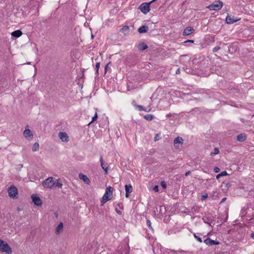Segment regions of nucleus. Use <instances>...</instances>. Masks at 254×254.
I'll return each instance as SVG.
<instances>
[{"label": "nucleus", "instance_id": "obj_45", "mask_svg": "<svg viewBox=\"0 0 254 254\" xmlns=\"http://www.w3.org/2000/svg\"><path fill=\"white\" fill-rule=\"evenodd\" d=\"M180 73V68H178L177 69V70L176 71V74H179Z\"/></svg>", "mask_w": 254, "mask_h": 254}, {"label": "nucleus", "instance_id": "obj_23", "mask_svg": "<svg viewBox=\"0 0 254 254\" xmlns=\"http://www.w3.org/2000/svg\"><path fill=\"white\" fill-rule=\"evenodd\" d=\"M121 31L125 34H127L129 32V27L127 26H124L121 29Z\"/></svg>", "mask_w": 254, "mask_h": 254}, {"label": "nucleus", "instance_id": "obj_19", "mask_svg": "<svg viewBox=\"0 0 254 254\" xmlns=\"http://www.w3.org/2000/svg\"><path fill=\"white\" fill-rule=\"evenodd\" d=\"M22 34V32L20 30H15L11 33V35L15 38L20 37Z\"/></svg>", "mask_w": 254, "mask_h": 254}, {"label": "nucleus", "instance_id": "obj_7", "mask_svg": "<svg viewBox=\"0 0 254 254\" xmlns=\"http://www.w3.org/2000/svg\"><path fill=\"white\" fill-rule=\"evenodd\" d=\"M23 135L25 138L28 140H31L33 137L32 131L29 129V127L27 125L25 127V130L23 132Z\"/></svg>", "mask_w": 254, "mask_h": 254}, {"label": "nucleus", "instance_id": "obj_38", "mask_svg": "<svg viewBox=\"0 0 254 254\" xmlns=\"http://www.w3.org/2000/svg\"><path fill=\"white\" fill-rule=\"evenodd\" d=\"M214 171L215 173H218L220 171V169L218 167H216L214 168Z\"/></svg>", "mask_w": 254, "mask_h": 254}, {"label": "nucleus", "instance_id": "obj_42", "mask_svg": "<svg viewBox=\"0 0 254 254\" xmlns=\"http://www.w3.org/2000/svg\"><path fill=\"white\" fill-rule=\"evenodd\" d=\"M118 205L120 209H123L124 206H123V204L122 203H119Z\"/></svg>", "mask_w": 254, "mask_h": 254}, {"label": "nucleus", "instance_id": "obj_30", "mask_svg": "<svg viewBox=\"0 0 254 254\" xmlns=\"http://www.w3.org/2000/svg\"><path fill=\"white\" fill-rule=\"evenodd\" d=\"M146 225H147V226L149 227V228L151 230H152V231H153V228H152V226H151V221H150L149 220H148V219H147V221H146Z\"/></svg>", "mask_w": 254, "mask_h": 254}, {"label": "nucleus", "instance_id": "obj_36", "mask_svg": "<svg viewBox=\"0 0 254 254\" xmlns=\"http://www.w3.org/2000/svg\"><path fill=\"white\" fill-rule=\"evenodd\" d=\"M220 49V47L219 46H216L212 49V52L213 53H215V52H217L218 50H219Z\"/></svg>", "mask_w": 254, "mask_h": 254}, {"label": "nucleus", "instance_id": "obj_49", "mask_svg": "<svg viewBox=\"0 0 254 254\" xmlns=\"http://www.w3.org/2000/svg\"><path fill=\"white\" fill-rule=\"evenodd\" d=\"M171 115H172L171 113H169V114H167L166 116L169 117H171Z\"/></svg>", "mask_w": 254, "mask_h": 254}, {"label": "nucleus", "instance_id": "obj_43", "mask_svg": "<svg viewBox=\"0 0 254 254\" xmlns=\"http://www.w3.org/2000/svg\"><path fill=\"white\" fill-rule=\"evenodd\" d=\"M231 186V184L229 183H226V187L227 189L230 188Z\"/></svg>", "mask_w": 254, "mask_h": 254}, {"label": "nucleus", "instance_id": "obj_44", "mask_svg": "<svg viewBox=\"0 0 254 254\" xmlns=\"http://www.w3.org/2000/svg\"><path fill=\"white\" fill-rule=\"evenodd\" d=\"M193 43L194 42V41L193 40H186L185 43Z\"/></svg>", "mask_w": 254, "mask_h": 254}, {"label": "nucleus", "instance_id": "obj_22", "mask_svg": "<svg viewBox=\"0 0 254 254\" xmlns=\"http://www.w3.org/2000/svg\"><path fill=\"white\" fill-rule=\"evenodd\" d=\"M135 107L138 109L139 111H144L145 112H148L150 111V110H146L144 107H143L141 105H135Z\"/></svg>", "mask_w": 254, "mask_h": 254}, {"label": "nucleus", "instance_id": "obj_5", "mask_svg": "<svg viewBox=\"0 0 254 254\" xmlns=\"http://www.w3.org/2000/svg\"><path fill=\"white\" fill-rule=\"evenodd\" d=\"M156 0H153L148 3H142L139 6V9L143 14H147L150 10V4Z\"/></svg>", "mask_w": 254, "mask_h": 254}, {"label": "nucleus", "instance_id": "obj_51", "mask_svg": "<svg viewBox=\"0 0 254 254\" xmlns=\"http://www.w3.org/2000/svg\"><path fill=\"white\" fill-rule=\"evenodd\" d=\"M162 207L163 206H161V209H162ZM160 210H162V209H161Z\"/></svg>", "mask_w": 254, "mask_h": 254}, {"label": "nucleus", "instance_id": "obj_29", "mask_svg": "<svg viewBox=\"0 0 254 254\" xmlns=\"http://www.w3.org/2000/svg\"><path fill=\"white\" fill-rule=\"evenodd\" d=\"M193 236L195 239H196L197 241L199 243H201L202 242L201 238L199 237V235H197L196 233L193 234Z\"/></svg>", "mask_w": 254, "mask_h": 254}, {"label": "nucleus", "instance_id": "obj_35", "mask_svg": "<svg viewBox=\"0 0 254 254\" xmlns=\"http://www.w3.org/2000/svg\"><path fill=\"white\" fill-rule=\"evenodd\" d=\"M208 197V194L207 193H205L203 195H202L201 197V200L203 201L205 200Z\"/></svg>", "mask_w": 254, "mask_h": 254}, {"label": "nucleus", "instance_id": "obj_14", "mask_svg": "<svg viewBox=\"0 0 254 254\" xmlns=\"http://www.w3.org/2000/svg\"><path fill=\"white\" fill-rule=\"evenodd\" d=\"M100 162L101 165L102 169L105 171V173L107 174L109 168H108V166L107 165V164H104L102 156H101V157H100Z\"/></svg>", "mask_w": 254, "mask_h": 254}, {"label": "nucleus", "instance_id": "obj_21", "mask_svg": "<svg viewBox=\"0 0 254 254\" xmlns=\"http://www.w3.org/2000/svg\"><path fill=\"white\" fill-rule=\"evenodd\" d=\"M64 225L63 222H60L56 228V233L58 234L63 229Z\"/></svg>", "mask_w": 254, "mask_h": 254}, {"label": "nucleus", "instance_id": "obj_28", "mask_svg": "<svg viewBox=\"0 0 254 254\" xmlns=\"http://www.w3.org/2000/svg\"><path fill=\"white\" fill-rule=\"evenodd\" d=\"M55 185L56 187H57L59 188H62V187L63 186V184H62L61 181H60L59 180H57L56 182H55Z\"/></svg>", "mask_w": 254, "mask_h": 254}, {"label": "nucleus", "instance_id": "obj_41", "mask_svg": "<svg viewBox=\"0 0 254 254\" xmlns=\"http://www.w3.org/2000/svg\"><path fill=\"white\" fill-rule=\"evenodd\" d=\"M116 212L118 214H120V215H122V211H121L120 210H118V209H116Z\"/></svg>", "mask_w": 254, "mask_h": 254}, {"label": "nucleus", "instance_id": "obj_8", "mask_svg": "<svg viewBox=\"0 0 254 254\" xmlns=\"http://www.w3.org/2000/svg\"><path fill=\"white\" fill-rule=\"evenodd\" d=\"M31 197L32 201L35 205L37 206H41L42 204V201L39 196L33 194L32 195Z\"/></svg>", "mask_w": 254, "mask_h": 254}, {"label": "nucleus", "instance_id": "obj_47", "mask_svg": "<svg viewBox=\"0 0 254 254\" xmlns=\"http://www.w3.org/2000/svg\"><path fill=\"white\" fill-rule=\"evenodd\" d=\"M226 200V197H224L221 200V202H220V203H222L223 202H224V201Z\"/></svg>", "mask_w": 254, "mask_h": 254}, {"label": "nucleus", "instance_id": "obj_3", "mask_svg": "<svg viewBox=\"0 0 254 254\" xmlns=\"http://www.w3.org/2000/svg\"><path fill=\"white\" fill-rule=\"evenodd\" d=\"M56 179L50 177L46 179L43 183L42 185L46 189H51L55 184Z\"/></svg>", "mask_w": 254, "mask_h": 254}, {"label": "nucleus", "instance_id": "obj_2", "mask_svg": "<svg viewBox=\"0 0 254 254\" xmlns=\"http://www.w3.org/2000/svg\"><path fill=\"white\" fill-rule=\"evenodd\" d=\"M0 251L6 253L7 254H11L12 249L5 242L0 239Z\"/></svg>", "mask_w": 254, "mask_h": 254}, {"label": "nucleus", "instance_id": "obj_16", "mask_svg": "<svg viewBox=\"0 0 254 254\" xmlns=\"http://www.w3.org/2000/svg\"><path fill=\"white\" fill-rule=\"evenodd\" d=\"M125 190H126V197H129V193L132 191V187L130 185H125Z\"/></svg>", "mask_w": 254, "mask_h": 254}, {"label": "nucleus", "instance_id": "obj_46", "mask_svg": "<svg viewBox=\"0 0 254 254\" xmlns=\"http://www.w3.org/2000/svg\"><path fill=\"white\" fill-rule=\"evenodd\" d=\"M190 174V171H189L185 173V175L186 176H187L189 175Z\"/></svg>", "mask_w": 254, "mask_h": 254}, {"label": "nucleus", "instance_id": "obj_48", "mask_svg": "<svg viewBox=\"0 0 254 254\" xmlns=\"http://www.w3.org/2000/svg\"><path fill=\"white\" fill-rule=\"evenodd\" d=\"M251 237L254 240V232L251 234Z\"/></svg>", "mask_w": 254, "mask_h": 254}, {"label": "nucleus", "instance_id": "obj_32", "mask_svg": "<svg viewBox=\"0 0 254 254\" xmlns=\"http://www.w3.org/2000/svg\"><path fill=\"white\" fill-rule=\"evenodd\" d=\"M100 63L99 62H97L96 64V73L98 74V71L100 67Z\"/></svg>", "mask_w": 254, "mask_h": 254}, {"label": "nucleus", "instance_id": "obj_1", "mask_svg": "<svg viewBox=\"0 0 254 254\" xmlns=\"http://www.w3.org/2000/svg\"><path fill=\"white\" fill-rule=\"evenodd\" d=\"M113 189L111 187L109 186L105 190V193L101 200V205H103L106 202L111 199L113 194Z\"/></svg>", "mask_w": 254, "mask_h": 254}, {"label": "nucleus", "instance_id": "obj_33", "mask_svg": "<svg viewBox=\"0 0 254 254\" xmlns=\"http://www.w3.org/2000/svg\"><path fill=\"white\" fill-rule=\"evenodd\" d=\"M160 185L161 186V187L163 188V189H166V187H167V185H166V184L165 183V181H161V183H160Z\"/></svg>", "mask_w": 254, "mask_h": 254}, {"label": "nucleus", "instance_id": "obj_26", "mask_svg": "<svg viewBox=\"0 0 254 254\" xmlns=\"http://www.w3.org/2000/svg\"><path fill=\"white\" fill-rule=\"evenodd\" d=\"M228 174L226 171H223L216 176V179H219L221 177L226 176Z\"/></svg>", "mask_w": 254, "mask_h": 254}, {"label": "nucleus", "instance_id": "obj_25", "mask_svg": "<svg viewBox=\"0 0 254 254\" xmlns=\"http://www.w3.org/2000/svg\"><path fill=\"white\" fill-rule=\"evenodd\" d=\"M144 118L147 121H151L153 119L154 116L151 114H147L144 116Z\"/></svg>", "mask_w": 254, "mask_h": 254}, {"label": "nucleus", "instance_id": "obj_6", "mask_svg": "<svg viewBox=\"0 0 254 254\" xmlns=\"http://www.w3.org/2000/svg\"><path fill=\"white\" fill-rule=\"evenodd\" d=\"M8 195L11 198H15L17 197L18 190L16 187L14 185L10 186L7 190Z\"/></svg>", "mask_w": 254, "mask_h": 254}, {"label": "nucleus", "instance_id": "obj_40", "mask_svg": "<svg viewBox=\"0 0 254 254\" xmlns=\"http://www.w3.org/2000/svg\"><path fill=\"white\" fill-rule=\"evenodd\" d=\"M192 209L194 210V212H197L198 211V207H193L192 208Z\"/></svg>", "mask_w": 254, "mask_h": 254}, {"label": "nucleus", "instance_id": "obj_50", "mask_svg": "<svg viewBox=\"0 0 254 254\" xmlns=\"http://www.w3.org/2000/svg\"><path fill=\"white\" fill-rule=\"evenodd\" d=\"M204 222H205V223H207V224H209V223H207V222H205V221H204Z\"/></svg>", "mask_w": 254, "mask_h": 254}, {"label": "nucleus", "instance_id": "obj_34", "mask_svg": "<svg viewBox=\"0 0 254 254\" xmlns=\"http://www.w3.org/2000/svg\"><path fill=\"white\" fill-rule=\"evenodd\" d=\"M128 254V248H125V249L123 250L121 252V254Z\"/></svg>", "mask_w": 254, "mask_h": 254}, {"label": "nucleus", "instance_id": "obj_13", "mask_svg": "<svg viewBox=\"0 0 254 254\" xmlns=\"http://www.w3.org/2000/svg\"><path fill=\"white\" fill-rule=\"evenodd\" d=\"M239 19H235L234 16L227 15L226 17V22L227 24H232L235 22L238 21Z\"/></svg>", "mask_w": 254, "mask_h": 254}, {"label": "nucleus", "instance_id": "obj_31", "mask_svg": "<svg viewBox=\"0 0 254 254\" xmlns=\"http://www.w3.org/2000/svg\"><path fill=\"white\" fill-rule=\"evenodd\" d=\"M97 117H98V115H97V112H96L95 115H94V116L92 117V121L88 124V125H90L92 123H93L94 121H95L97 120Z\"/></svg>", "mask_w": 254, "mask_h": 254}, {"label": "nucleus", "instance_id": "obj_11", "mask_svg": "<svg viewBox=\"0 0 254 254\" xmlns=\"http://www.w3.org/2000/svg\"><path fill=\"white\" fill-rule=\"evenodd\" d=\"M194 31V29L192 27L188 26L184 30L183 35L188 36L192 33Z\"/></svg>", "mask_w": 254, "mask_h": 254}, {"label": "nucleus", "instance_id": "obj_27", "mask_svg": "<svg viewBox=\"0 0 254 254\" xmlns=\"http://www.w3.org/2000/svg\"><path fill=\"white\" fill-rule=\"evenodd\" d=\"M219 152V149L217 148H215L213 151H212L210 153L211 156L216 155L218 154Z\"/></svg>", "mask_w": 254, "mask_h": 254}, {"label": "nucleus", "instance_id": "obj_17", "mask_svg": "<svg viewBox=\"0 0 254 254\" xmlns=\"http://www.w3.org/2000/svg\"><path fill=\"white\" fill-rule=\"evenodd\" d=\"M147 45L144 42H141L137 45V48L140 51H143L147 49Z\"/></svg>", "mask_w": 254, "mask_h": 254}, {"label": "nucleus", "instance_id": "obj_9", "mask_svg": "<svg viewBox=\"0 0 254 254\" xmlns=\"http://www.w3.org/2000/svg\"><path fill=\"white\" fill-rule=\"evenodd\" d=\"M204 243L208 246H212L214 245H219V242L216 241L211 240L210 238H207L204 240Z\"/></svg>", "mask_w": 254, "mask_h": 254}, {"label": "nucleus", "instance_id": "obj_4", "mask_svg": "<svg viewBox=\"0 0 254 254\" xmlns=\"http://www.w3.org/2000/svg\"><path fill=\"white\" fill-rule=\"evenodd\" d=\"M222 6L223 2L218 0L207 6V8L210 10L218 11L222 8Z\"/></svg>", "mask_w": 254, "mask_h": 254}, {"label": "nucleus", "instance_id": "obj_15", "mask_svg": "<svg viewBox=\"0 0 254 254\" xmlns=\"http://www.w3.org/2000/svg\"><path fill=\"white\" fill-rule=\"evenodd\" d=\"M183 141H184V140L182 138V137H181L178 136V137H176L174 140V144L175 147L176 148H178L179 147H178L177 146V144L179 143V144H182L183 143Z\"/></svg>", "mask_w": 254, "mask_h": 254}, {"label": "nucleus", "instance_id": "obj_12", "mask_svg": "<svg viewBox=\"0 0 254 254\" xmlns=\"http://www.w3.org/2000/svg\"><path fill=\"white\" fill-rule=\"evenodd\" d=\"M79 178L87 185L90 183V181L87 176L81 173L79 174Z\"/></svg>", "mask_w": 254, "mask_h": 254}, {"label": "nucleus", "instance_id": "obj_39", "mask_svg": "<svg viewBox=\"0 0 254 254\" xmlns=\"http://www.w3.org/2000/svg\"><path fill=\"white\" fill-rule=\"evenodd\" d=\"M153 190L156 192H157L158 191V186H155L153 188Z\"/></svg>", "mask_w": 254, "mask_h": 254}, {"label": "nucleus", "instance_id": "obj_37", "mask_svg": "<svg viewBox=\"0 0 254 254\" xmlns=\"http://www.w3.org/2000/svg\"><path fill=\"white\" fill-rule=\"evenodd\" d=\"M111 64L110 63L107 64L106 65H105V74L107 72V70H108V66L109 65Z\"/></svg>", "mask_w": 254, "mask_h": 254}, {"label": "nucleus", "instance_id": "obj_20", "mask_svg": "<svg viewBox=\"0 0 254 254\" xmlns=\"http://www.w3.org/2000/svg\"><path fill=\"white\" fill-rule=\"evenodd\" d=\"M148 30V26H145V25H143V26H140L138 29V32L139 33H143L146 32Z\"/></svg>", "mask_w": 254, "mask_h": 254}, {"label": "nucleus", "instance_id": "obj_24", "mask_svg": "<svg viewBox=\"0 0 254 254\" xmlns=\"http://www.w3.org/2000/svg\"><path fill=\"white\" fill-rule=\"evenodd\" d=\"M39 144L38 142H35L32 147L33 151H37L39 150Z\"/></svg>", "mask_w": 254, "mask_h": 254}, {"label": "nucleus", "instance_id": "obj_10", "mask_svg": "<svg viewBox=\"0 0 254 254\" xmlns=\"http://www.w3.org/2000/svg\"><path fill=\"white\" fill-rule=\"evenodd\" d=\"M59 136L60 139L63 142H67L68 141V136L65 132H60Z\"/></svg>", "mask_w": 254, "mask_h": 254}, {"label": "nucleus", "instance_id": "obj_18", "mask_svg": "<svg viewBox=\"0 0 254 254\" xmlns=\"http://www.w3.org/2000/svg\"><path fill=\"white\" fill-rule=\"evenodd\" d=\"M247 138V135L245 133H241L237 135V140L240 142L244 141Z\"/></svg>", "mask_w": 254, "mask_h": 254}]
</instances>
